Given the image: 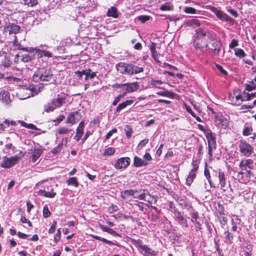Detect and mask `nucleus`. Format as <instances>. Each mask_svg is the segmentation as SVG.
<instances>
[{"instance_id": "nucleus-46", "label": "nucleus", "mask_w": 256, "mask_h": 256, "mask_svg": "<svg viewBox=\"0 0 256 256\" xmlns=\"http://www.w3.org/2000/svg\"><path fill=\"white\" fill-rule=\"evenodd\" d=\"M192 168L190 172L196 173L199 167L198 161H192Z\"/></svg>"}, {"instance_id": "nucleus-53", "label": "nucleus", "mask_w": 256, "mask_h": 256, "mask_svg": "<svg viewBox=\"0 0 256 256\" xmlns=\"http://www.w3.org/2000/svg\"><path fill=\"white\" fill-rule=\"evenodd\" d=\"M252 130V128L246 126L243 130L242 134L245 136H248L250 134V132Z\"/></svg>"}, {"instance_id": "nucleus-51", "label": "nucleus", "mask_w": 256, "mask_h": 256, "mask_svg": "<svg viewBox=\"0 0 256 256\" xmlns=\"http://www.w3.org/2000/svg\"><path fill=\"white\" fill-rule=\"evenodd\" d=\"M184 12L186 14H196V10L192 7H186Z\"/></svg>"}, {"instance_id": "nucleus-36", "label": "nucleus", "mask_w": 256, "mask_h": 256, "mask_svg": "<svg viewBox=\"0 0 256 256\" xmlns=\"http://www.w3.org/2000/svg\"><path fill=\"white\" fill-rule=\"evenodd\" d=\"M156 94H157L160 95V96L169 97V98H174L175 95V94L174 92H169L168 90L164 91V92H157Z\"/></svg>"}, {"instance_id": "nucleus-54", "label": "nucleus", "mask_w": 256, "mask_h": 256, "mask_svg": "<svg viewBox=\"0 0 256 256\" xmlns=\"http://www.w3.org/2000/svg\"><path fill=\"white\" fill-rule=\"evenodd\" d=\"M148 164L147 161H134V166L136 167H140Z\"/></svg>"}, {"instance_id": "nucleus-35", "label": "nucleus", "mask_w": 256, "mask_h": 256, "mask_svg": "<svg viewBox=\"0 0 256 256\" xmlns=\"http://www.w3.org/2000/svg\"><path fill=\"white\" fill-rule=\"evenodd\" d=\"M74 114H72V112L69 114L66 123L70 124L71 125H72L77 122Z\"/></svg>"}, {"instance_id": "nucleus-52", "label": "nucleus", "mask_w": 256, "mask_h": 256, "mask_svg": "<svg viewBox=\"0 0 256 256\" xmlns=\"http://www.w3.org/2000/svg\"><path fill=\"white\" fill-rule=\"evenodd\" d=\"M137 19L140 21L142 23H144L150 19V16H140L137 18Z\"/></svg>"}, {"instance_id": "nucleus-33", "label": "nucleus", "mask_w": 256, "mask_h": 256, "mask_svg": "<svg viewBox=\"0 0 256 256\" xmlns=\"http://www.w3.org/2000/svg\"><path fill=\"white\" fill-rule=\"evenodd\" d=\"M218 220L222 227L225 226L228 222V219L226 214L224 216H218Z\"/></svg>"}, {"instance_id": "nucleus-64", "label": "nucleus", "mask_w": 256, "mask_h": 256, "mask_svg": "<svg viewBox=\"0 0 256 256\" xmlns=\"http://www.w3.org/2000/svg\"><path fill=\"white\" fill-rule=\"evenodd\" d=\"M244 86H245V90H246L248 92H250L256 88V86H252V85L249 84H244Z\"/></svg>"}, {"instance_id": "nucleus-50", "label": "nucleus", "mask_w": 256, "mask_h": 256, "mask_svg": "<svg viewBox=\"0 0 256 256\" xmlns=\"http://www.w3.org/2000/svg\"><path fill=\"white\" fill-rule=\"evenodd\" d=\"M44 111L49 112H52L54 109L51 104V102H48L47 104L44 106Z\"/></svg>"}, {"instance_id": "nucleus-59", "label": "nucleus", "mask_w": 256, "mask_h": 256, "mask_svg": "<svg viewBox=\"0 0 256 256\" xmlns=\"http://www.w3.org/2000/svg\"><path fill=\"white\" fill-rule=\"evenodd\" d=\"M162 84V82L160 80H154L151 82V84L153 86L158 88H160L159 86Z\"/></svg>"}, {"instance_id": "nucleus-7", "label": "nucleus", "mask_w": 256, "mask_h": 256, "mask_svg": "<svg viewBox=\"0 0 256 256\" xmlns=\"http://www.w3.org/2000/svg\"><path fill=\"white\" fill-rule=\"evenodd\" d=\"M4 29L5 30L8 31L10 34H16L20 31V26L8 20V22H6L4 26Z\"/></svg>"}, {"instance_id": "nucleus-5", "label": "nucleus", "mask_w": 256, "mask_h": 256, "mask_svg": "<svg viewBox=\"0 0 256 256\" xmlns=\"http://www.w3.org/2000/svg\"><path fill=\"white\" fill-rule=\"evenodd\" d=\"M116 68L121 74L131 75V64L120 62L116 64Z\"/></svg>"}, {"instance_id": "nucleus-56", "label": "nucleus", "mask_w": 256, "mask_h": 256, "mask_svg": "<svg viewBox=\"0 0 256 256\" xmlns=\"http://www.w3.org/2000/svg\"><path fill=\"white\" fill-rule=\"evenodd\" d=\"M60 236H61V232H60V229L58 228L57 230V232H56L55 236H54V240L55 242L56 243L60 240Z\"/></svg>"}, {"instance_id": "nucleus-63", "label": "nucleus", "mask_w": 256, "mask_h": 256, "mask_svg": "<svg viewBox=\"0 0 256 256\" xmlns=\"http://www.w3.org/2000/svg\"><path fill=\"white\" fill-rule=\"evenodd\" d=\"M75 74L77 75V76L80 78H81L83 75H85L86 74V70H82V71H76L75 72Z\"/></svg>"}, {"instance_id": "nucleus-39", "label": "nucleus", "mask_w": 256, "mask_h": 256, "mask_svg": "<svg viewBox=\"0 0 256 256\" xmlns=\"http://www.w3.org/2000/svg\"><path fill=\"white\" fill-rule=\"evenodd\" d=\"M34 56L30 54H24L22 56L21 60L24 62H30L34 59Z\"/></svg>"}, {"instance_id": "nucleus-27", "label": "nucleus", "mask_w": 256, "mask_h": 256, "mask_svg": "<svg viewBox=\"0 0 256 256\" xmlns=\"http://www.w3.org/2000/svg\"><path fill=\"white\" fill-rule=\"evenodd\" d=\"M17 161H2L0 164V166L4 168H10L16 164Z\"/></svg>"}, {"instance_id": "nucleus-58", "label": "nucleus", "mask_w": 256, "mask_h": 256, "mask_svg": "<svg viewBox=\"0 0 256 256\" xmlns=\"http://www.w3.org/2000/svg\"><path fill=\"white\" fill-rule=\"evenodd\" d=\"M65 118V116L63 115H60L59 116L56 118V120H53V122H56L55 125L57 126L58 124L62 121Z\"/></svg>"}, {"instance_id": "nucleus-17", "label": "nucleus", "mask_w": 256, "mask_h": 256, "mask_svg": "<svg viewBox=\"0 0 256 256\" xmlns=\"http://www.w3.org/2000/svg\"><path fill=\"white\" fill-rule=\"evenodd\" d=\"M134 102L132 100H126V101L120 104L116 110V112H120L121 110L126 108L128 106L131 105Z\"/></svg>"}, {"instance_id": "nucleus-34", "label": "nucleus", "mask_w": 256, "mask_h": 256, "mask_svg": "<svg viewBox=\"0 0 256 256\" xmlns=\"http://www.w3.org/2000/svg\"><path fill=\"white\" fill-rule=\"evenodd\" d=\"M86 76L84 78V80L92 79L96 76V72H91L92 70L90 68L86 70Z\"/></svg>"}, {"instance_id": "nucleus-1", "label": "nucleus", "mask_w": 256, "mask_h": 256, "mask_svg": "<svg viewBox=\"0 0 256 256\" xmlns=\"http://www.w3.org/2000/svg\"><path fill=\"white\" fill-rule=\"evenodd\" d=\"M211 38L212 34L207 30L198 28L196 30L194 46L196 48H200L202 51H204L206 46Z\"/></svg>"}, {"instance_id": "nucleus-31", "label": "nucleus", "mask_w": 256, "mask_h": 256, "mask_svg": "<svg viewBox=\"0 0 256 256\" xmlns=\"http://www.w3.org/2000/svg\"><path fill=\"white\" fill-rule=\"evenodd\" d=\"M186 24L189 26H198L200 25V22L196 19L188 20L186 22Z\"/></svg>"}, {"instance_id": "nucleus-23", "label": "nucleus", "mask_w": 256, "mask_h": 256, "mask_svg": "<svg viewBox=\"0 0 256 256\" xmlns=\"http://www.w3.org/2000/svg\"><path fill=\"white\" fill-rule=\"evenodd\" d=\"M106 14L108 16H112L114 18L118 17V10L114 6H112L109 8Z\"/></svg>"}, {"instance_id": "nucleus-25", "label": "nucleus", "mask_w": 256, "mask_h": 256, "mask_svg": "<svg viewBox=\"0 0 256 256\" xmlns=\"http://www.w3.org/2000/svg\"><path fill=\"white\" fill-rule=\"evenodd\" d=\"M224 238L230 244H232L234 238V236L228 230H226L224 232Z\"/></svg>"}, {"instance_id": "nucleus-22", "label": "nucleus", "mask_w": 256, "mask_h": 256, "mask_svg": "<svg viewBox=\"0 0 256 256\" xmlns=\"http://www.w3.org/2000/svg\"><path fill=\"white\" fill-rule=\"evenodd\" d=\"M19 1L20 4L30 7H33L38 4V0H19Z\"/></svg>"}, {"instance_id": "nucleus-15", "label": "nucleus", "mask_w": 256, "mask_h": 256, "mask_svg": "<svg viewBox=\"0 0 256 256\" xmlns=\"http://www.w3.org/2000/svg\"><path fill=\"white\" fill-rule=\"evenodd\" d=\"M253 161H240V166L242 170L248 171V168L250 170L253 168Z\"/></svg>"}, {"instance_id": "nucleus-60", "label": "nucleus", "mask_w": 256, "mask_h": 256, "mask_svg": "<svg viewBox=\"0 0 256 256\" xmlns=\"http://www.w3.org/2000/svg\"><path fill=\"white\" fill-rule=\"evenodd\" d=\"M238 40L236 39H233L229 44V47L230 48H234V47L238 46Z\"/></svg>"}, {"instance_id": "nucleus-24", "label": "nucleus", "mask_w": 256, "mask_h": 256, "mask_svg": "<svg viewBox=\"0 0 256 256\" xmlns=\"http://www.w3.org/2000/svg\"><path fill=\"white\" fill-rule=\"evenodd\" d=\"M131 242L136 248H140L141 250L143 249L144 246H146V244H142L143 242L142 240L140 239L136 240L132 238Z\"/></svg>"}, {"instance_id": "nucleus-37", "label": "nucleus", "mask_w": 256, "mask_h": 256, "mask_svg": "<svg viewBox=\"0 0 256 256\" xmlns=\"http://www.w3.org/2000/svg\"><path fill=\"white\" fill-rule=\"evenodd\" d=\"M234 54L236 56L239 57L240 58H243L246 56L244 52L240 48H234Z\"/></svg>"}, {"instance_id": "nucleus-12", "label": "nucleus", "mask_w": 256, "mask_h": 256, "mask_svg": "<svg viewBox=\"0 0 256 256\" xmlns=\"http://www.w3.org/2000/svg\"><path fill=\"white\" fill-rule=\"evenodd\" d=\"M0 100L6 105L9 104L11 102L9 92L6 91L0 92Z\"/></svg>"}, {"instance_id": "nucleus-41", "label": "nucleus", "mask_w": 256, "mask_h": 256, "mask_svg": "<svg viewBox=\"0 0 256 256\" xmlns=\"http://www.w3.org/2000/svg\"><path fill=\"white\" fill-rule=\"evenodd\" d=\"M92 237L93 238H95V239H96L97 240L102 241V242L104 243L108 244L109 245H113L114 244V242H112V241L107 240L106 239L104 238H102L100 236H95V235H92Z\"/></svg>"}, {"instance_id": "nucleus-13", "label": "nucleus", "mask_w": 256, "mask_h": 256, "mask_svg": "<svg viewBox=\"0 0 256 256\" xmlns=\"http://www.w3.org/2000/svg\"><path fill=\"white\" fill-rule=\"evenodd\" d=\"M218 178L219 180V183L218 185L220 184L221 188H223V190L225 191L226 190L224 188L226 186V178L224 172L220 170L218 172Z\"/></svg>"}, {"instance_id": "nucleus-49", "label": "nucleus", "mask_w": 256, "mask_h": 256, "mask_svg": "<svg viewBox=\"0 0 256 256\" xmlns=\"http://www.w3.org/2000/svg\"><path fill=\"white\" fill-rule=\"evenodd\" d=\"M51 214V212L49 210L47 206H44L42 210V216L44 218L49 217Z\"/></svg>"}, {"instance_id": "nucleus-32", "label": "nucleus", "mask_w": 256, "mask_h": 256, "mask_svg": "<svg viewBox=\"0 0 256 256\" xmlns=\"http://www.w3.org/2000/svg\"><path fill=\"white\" fill-rule=\"evenodd\" d=\"M84 121H82L78 124V127L76 128V134L78 136H82L84 134Z\"/></svg>"}, {"instance_id": "nucleus-55", "label": "nucleus", "mask_w": 256, "mask_h": 256, "mask_svg": "<svg viewBox=\"0 0 256 256\" xmlns=\"http://www.w3.org/2000/svg\"><path fill=\"white\" fill-rule=\"evenodd\" d=\"M216 67L219 70V72L223 75H227V72L223 68L218 64H216Z\"/></svg>"}, {"instance_id": "nucleus-9", "label": "nucleus", "mask_w": 256, "mask_h": 256, "mask_svg": "<svg viewBox=\"0 0 256 256\" xmlns=\"http://www.w3.org/2000/svg\"><path fill=\"white\" fill-rule=\"evenodd\" d=\"M240 151L244 155L249 156L252 152V148L246 142L240 140L239 144Z\"/></svg>"}, {"instance_id": "nucleus-2", "label": "nucleus", "mask_w": 256, "mask_h": 256, "mask_svg": "<svg viewBox=\"0 0 256 256\" xmlns=\"http://www.w3.org/2000/svg\"><path fill=\"white\" fill-rule=\"evenodd\" d=\"M187 210L190 212V215L191 218V222H193L194 225L195 234H194V238H200L202 236V232L201 230L202 229V224L198 220L199 218V214L198 212L196 211L192 205H190Z\"/></svg>"}, {"instance_id": "nucleus-10", "label": "nucleus", "mask_w": 256, "mask_h": 256, "mask_svg": "<svg viewBox=\"0 0 256 256\" xmlns=\"http://www.w3.org/2000/svg\"><path fill=\"white\" fill-rule=\"evenodd\" d=\"M139 190H126L120 192V197L124 200H128L130 196L135 198L136 194L138 193Z\"/></svg>"}, {"instance_id": "nucleus-11", "label": "nucleus", "mask_w": 256, "mask_h": 256, "mask_svg": "<svg viewBox=\"0 0 256 256\" xmlns=\"http://www.w3.org/2000/svg\"><path fill=\"white\" fill-rule=\"evenodd\" d=\"M124 90H126V92H131L136 91L139 88V85L138 82H134L131 84H124Z\"/></svg>"}, {"instance_id": "nucleus-16", "label": "nucleus", "mask_w": 256, "mask_h": 256, "mask_svg": "<svg viewBox=\"0 0 256 256\" xmlns=\"http://www.w3.org/2000/svg\"><path fill=\"white\" fill-rule=\"evenodd\" d=\"M50 102L55 109L56 108L60 107L64 102V100L62 98H58L56 99H52L50 100Z\"/></svg>"}, {"instance_id": "nucleus-29", "label": "nucleus", "mask_w": 256, "mask_h": 256, "mask_svg": "<svg viewBox=\"0 0 256 256\" xmlns=\"http://www.w3.org/2000/svg\"><path fill=\"white\" fill-rule=\"evenodd\" d=\"M204 134L208 142L210 141L216 142V137L210 130L208 129Z\"/></svg>"}, {"instance_id": "nucleus-8", "label": "nucleus", "mask_w": 256, "mask_h": 256, "mask_svg": "<svg viewBox=\"0 0 256 256\" xmlns=\"http://www.w3.org/2000/svg\"><path fill=\"white\" fill-rule=\"evenodd\" d=\"M172 213L174 215L176 220L180 224L186 228H188V220L184 218L178 209H174L172 211Z\"/></svg>"}, {"instance_id": "nucleus-30", "label": "nucleus", "mask_w": 256, "mask_h": 256, "mask_svg": "<svg viewBox=\"0 0 256 256\" xmlns=\"http://www.w3.org/2000/svg\"><path fill=\"white\" fill-rule=\"evenodd\" d=\"M66 183L68 185L74 186L75 187H78L79 184V182L76 177L70 178L66 180Z\"/></svg>"}, {"instance_id": "nucleus-43", "label": "nucleus", "mask_w": 256, "mask_h": 256, "mask_svg": "<svg viewBox=\"0 0 256 256\" xmlns=\"http://www.w3.org/2000/svg\"><path fill=\"white\" fill-rule=\"evenodd\" d=\"M124 130L126 132V136L128 138H130L133 132V130L130 125H126Z\"/></svg>"}, {"instance_id": "nucleus-62", "label": "nucleus", "mask_w": 256, "mask_h": 256, "mask_svg": "<svg viewBox=\"0 0 256 256\" xmlns=\"http://www.w3.org/2000/svg\"><path fill=\"white\" fill-rule=\"evenodd\" d=\"M117 132V130L116 128H113L112 130H110L108 132L106 136V139H109L112 134L114 133H116Z\"/></svg>"}, {"instance_id": "nucleus-18", "label": "nucleus", "mask_w": 256, "mask_h": 256, "mask_svg": "<svg viewBox=\"0 0 256 256\" xmlns=\"http://www.w3.org/2000/svg\"><path fill=\"white\" fill-rule=\"evenodd\" d=\"M36 50L38 54V58H42L43 56L48 58L52 57V53L49 51L44 50L37 49L36 48Z\"/></svg>"}, {"instance_id": "nucleus-61", "label": "nucleus", "mask_w": 256, "mask_h": 256, "mask_svg": "<svg viewBox=\"0 0 256 256\" xmlns=\"http://www.w3.org/2000/svg\"><path fill=\"white\" fill-rule=\"evenodd\" d=\"M134 205L138 208L140 211L143 212L144 210V208L142 202H136V203H135Z\"/></svg>"}, {"instance_id": "nucleus-45", "label": "nucleus", "mask_w": 256, "mask_h": 256, "mask_svg": "<svg viewBox=\"0 0 256 256\" xmlns=\"http://www.w3.org/2000/svg\"><path fill=\"white\" fill-rule=\"evenodd\" d=\"M162 10H170L173 9V6L169 3H165L161 6L160 8Z\"/></svg>"}, {"instance_id": "nucleus-38", "label": "nucleus", "mask_w": 256, "mask_h": 256, "mask_svg": "<svg viewBox=\"0 0 256 256\" xmlns=\"http://www.w3.org/2000/svg\"><path fill=\"white\" fill-rule=\"evenodd\" d=\"M40 192L43 194L44 196L46 198H52L56 195V192H46L44 190H40Z\"/></svg>"}, {"instance_id": "nucleus-6", "label": "nucleus", "mask_w": 256, "mask_h": 256, "mask_svg": "<svg viewBox=\"0 0 256 256\" xmlns=\"http://www.w3.org/2000/svg\"><path fill=\"white\" fill-rule=\"evenodd\" d=\"M210 10L221 20L232 22L234 20L231 17L216 7L212 6Z\"/></svg>"}, {"instance_id": "nucleus-20", "label": "nucleus", "mask_w": 256, "mask_h": 256, "mask_svg": "<svg viewBox=\"0 0 256 256\" xmlns=\"http://www.w3.org/2000/svg\"><path fill=\"white\" fill-rule=\"evenodd\" d=\"M130 164V161H116L114 166L116 169H124Z\"/></svg>"}, {"instance_id": "nucleus-47", "label": "nucleus", "mask_w": 256, "mask_h": 256, "mask_svg": "<svg viewBox=\"0 0 256 256\" xmlns=\"http://www.w3.org/2000/svg\"><path fill=\"white\" fill-rule=\"evenodd\" d=\"M64 144L62 142L60 143L55 148H54L52 150V152L54 154H56L58 152H59L62 149L63 147Z\"/></svg>"}, {"instance_id": "nucleus-4", "label": "nucleus", "mask_w": 256, "mask_h": 256, "mask_svg": "<svg viewBox=\"0 0 256 256\" xmlns=\"http://www.w3.org/2000/svg\"><path fill=\"white\" fill-rule=\"evenodd\" d=\"M222 44L220 41L211 38L204 50H208L212 55H218L220 50Z\"/></svg>"}, {"instance_id": "nucleus-48", "label": "nucleus", "mask_w": 256, "mask_h": 256, "mask_svg": "<svg viewBox=\"0 0 256 256\" xmlns=\"http://www.w3.org/2000/svg\"><path fill=\"white\" fill-rule=\"evenodd\" d=\"M256 96V92L254 93H246V96H244V101H248L251 100L252 98Z\"/></svg>"}, {"instance_id": "nucleus-40", "label": "nucleus", "mask_w": 256, "mask_h": 256, "mask_svg": "<svg viewBox=\"0 0 256 256\" xmlns=\"http://www.w3.org/2000/svg\"><path fill=\"white\" fill-rule=\"evenodd\" d=\"M144 190H143V192L141 193L142 190H140L138 193L136 194L135 198H138L140 200H146V194Z\"/></svg>"}, {"instance_id": "nucleus-44", "label": "nucleus", "mask_w": 256, "mask_h": 256, "mask_svg": "<svg viewBox=\"0 0 256 256\" xmlns=\"http://www.w3.org/2000/svg\"><path fill=\"white\" fill-rule=\"evenodd\" d=\"M116 150L114 148L110 147L105 150L104 155V156H112L114 154Z\"/></svg>"}, {"instance_id": "nucleus-14", "label": "nucleus", "mask_w": 256, "mask_h": 256, "mask_svg": "<svg viewBox=\"0 0 256 256\" xmlns=\"http://www.w3.org/2000/svg\"><path fill=\"white\" fill-rule=\"evenodd\" d=\"M140 253L144 256H156V252L146 245L140 251Z\"/></svg>"}, {"instance_id": "nucleus-26", "label": "nucleus", "mask_w": 256, "mask_h": 256, "mask_svg": "<svg viewBox=\"0 0 256 256\" xmlns=\"http://www.w3.org/2000/svg\"><path fill=\"white\" fill-rule=\"evenodd\" d=\"M144 72V68L131 64V75L136 74Z\"/></svg>"}, {"instance_id": "nucleus-21", "label": "nucleus", "mask_w": 256, "mask_h": 256, "mask_svg": "<svg viewBox=\"0 0 256 256\" xmlns=\"http://www.w3.org/2000/svg\"><path fill=\"white\" fill-rule=\"evenodd\" d=\"M176 200L183 208H185L187 209L190 206L188 205L186 198L184 196L178 197L177 199H176Z\"/></svg>"}, {"instance_id": "nucleus-28", "label": "nucleus", "mask_w": 256, "mask_h": 256, "mask_svg": "<svg viewBox=\"0 0 256 256\" xmlns=\"http://www.w3.org/2000/svg\"><path fill=\"white\" fill-rule=\"evenodd\" d=\"M196 177V173L192 172H190L186 180V185L190 186L192 183L194 179Z\"/></svg>"}, {"instance_id": "nucleus-19", "label": "nucleus", "mask_w": 256, "mask_h": 256, "mask_svg": "<svg viewBox=\"0 0 256 256\" xmlns=\"http://www.w3.org/2000/svg\"><path fill=\"white\" fill-rule=\"evenodd\" d=\"M207 166H208L207 162H206L205 163V168H204V176H206V178L208 180V182L211 187H214V188L218 187V186H216L214 185V182L212 181V180L210 179L211 177H210V172L209 170L207 168Z\"/></svg>"}, {"instance_id": "nucleus-42", "label": "nucleus", "mask_w": 256, "mask_h": 256, "mask_svg": "<svg viewBox=\"0 0 256 256\" xmlns=\"http://www.w3.org/2000/svg\"><path fill=\"white\" fill-rule=\"evenodd\" d=\"M236 98H235V105L236 106H240L242 102L244 101V96H242V95H241L240 94H238V95H236L235 96Z\"/></svg>"}, {"instance_id": "nucleus-3", "label": "nucleus", "mask_w": 256, "mask_h": 256, "mask_svg": "<svg viewBox=\"0 0 256 256\" xmlns=\"http://www.w3.org/2000/svg\"><path fill=\"white\" fill-rule=\"evenodd\" d=\"M52 79V72L44 67L38 68L32 76V80L35 82H50Z\"/></svg>"}, {"instance_id": "nucleus-57", "label": "nucleus", "mask_w": 256, "mask_h": 256, "mask_svg": "<svg viewBox=\"0 0 256 256\" xmlns=\"http://www.w3.org/2000/svg\"><path fill=\"white\" fill-rule=\"evenodd\" d=\"M69 131L70 130L64 126L60 127L58 129V133L60 134H67Z\"/></svg>"}]
</instances>
